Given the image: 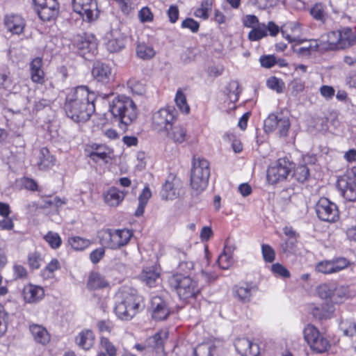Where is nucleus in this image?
Masks as SVG:
<instances>
[{"mask_svg":"<svg viewBox=\"0 0 356 356\" xmlns=\"http://www.w3.org/2000/svg\"><path fill=\"white\" fill-rule=\"evenodd\" d=\"M310 14L317 20H322L324 18L325 13L321 3L315 4L310 10Z\"/></svg>","mask_w":356,"mask_h":356,"instance_id":"62","label":"nucleus"},{"mask_svg":"<svg viewBox=\"0 0 356 356\" xmlns=\"http://www.w3.org/2000/svg\"><path fill=\"white\" fill-rule=\"evenodd\" d=\"M68 243L75 250L81 251L91 245V241L80 236H72L68 238Z\"/></svg>","mask_w":356,"mask_h":356,"instance_id":"43","label":"nucleus"},{"mask_svg":"<svg viewBox=\"0 0 356 356\" xmlns=\"http://www.w3.org/2000/svg\"><path fill=\"white\" fill-rule=\"evenodd\" d=\"M252 286L247 284L245 286H236L234 289V296L241 302H249L252 296Z\"/></svg>","mask_w":356,"mask_h":356,"instance_id":"41","label":"nucleus"},{"mask_svg":"<svg viewBox=\"0 0 356 356\" xmlns=\"http://www.w3.org/2000/svg\"><path fill=\"white\" fill-rule=\"evenodd\" d=\"M23 295L26 302L34 303L44 298V291L40 286L29 284L24 287Z\"/></svg>","mask_w":356,"mask_h":356,"instance_id":"25","label":"nucleus"},{"mask_svg":"<svg viewBox=\"0 0 356 356\" xmlns=\"http://www.w3.org/2000/svg\"><path fill=\"white\" fill-rule=\"evenodd\" d=\"M127 87L133 94L138 95H142L146 91L145 83L136 78H131L128 80Z\"/></svg>","mask_w":356,"mask_h":356,"instance_id":"46","label":"nucleus"},{"mask_svg":"<svg viewBox=\"0 0 356 356\" xmlns=\"http://www.w3.org/2000/svg\"><path fill=\"white\" fill-rule=\"evenodd\" d=\"M349 295V288L346 285L337 286L334 284V302L337 303L341 301V299L348 297Z\"/></svg>","mask_w":356,"mask_h":356,"instance_id":"53","label":"nucleus"},{"mask_svg":"<svg viewBox=\"0 0 356 356\" xmlns=\"http://www.w3.org/2000/svg\"><path fill=\"white\" fill-rule=\"evenodd\" d=\"M42 261V258L38 252H34L29 254L28 264L31 269H38L40 267Z\"/></svg>","mask_w":356,"mask_h":356,"instance_id":"56","label":"nucleus"},{"mask_svg":"<svg viewBox=\"0 0 356 356\" xmlns=\"http://www.w3.org/2000/svg\"><path fill=\"white\" fill-rule=\"evenodd\" d=\"M136 55L143 60H149L152 58L156 51L153 47L145 42H139L136 46Z\"/></svg>","mask_w":356,"mask_h":356,"instance_id":"39","label":"nucleus"},{"mask_svg":"<svg viewBox=\"0 0 356 356\" xmlns=\"http://www.w3.org/2000/svg\"><path fill=\"white\" fill-rule=\"evenodd\" d=\"M267 35L266 24L262 23L252 29L248 33V39L250 41H259L266 37Z\"/></svg>","mask_w":356,"mask_h":356,"instance_id":"48","label":"nucleus"},{"mask_svg":"<svg viewBox=\"0 0 356 356\" xmlns=\"http://www.w3.org/2000/svg\"><path fill=\"white\" fill-rule=\"evenodd\" d=\"M227 95L231 102H236L238 101L239 97V83L236 81H230L227 88Z\"/></svg>","mask_w":356,"mask_h":356,"instance_id":"49","label":"nucleus"},{"mask_svg":"<svg viewBox=\"0 0 356 356\" xmlns=\"http://www.w3.org/2000/svg\"><path fill=\"white\" fill-rule=\"evenodd\" d=\"M96 95L86 86H78L69 92L64 109L68 118L76 122L88 121L95 111Z\"/></svg>","mask_w":356,"mask_h":356,"instance_id":"1","label":"nucleus"},{"mask_svg":"<svg viewBox=\"0 0 356 356\" xmlns=\"http://www.w3.org/2000/svg\"><path fill=\"white\" fill-rule=\"evenodd\" d=\"M320 43L316 40H309L303 43V45L296 49V53L300 56H309L318 51Z\"/></svg>","mask_w":356,"mask_h":356,"instance_id":"35","label":"nucleus"},{"mask_svg":"<svg viewBox=\"0 0 356 356\" xmlns=\"http://www.w3.org/2000/svg\"><path fill=\"white\" fill-rule=\"evenodd\" d=\"M76 42L77 48L80 51L79 53L83 56L88 53L93 54L97 51V44L93 38L90 39L79 36Z\"/></svg>","mask_w":356,"mask_h":356,"instance_id":"31","label":"nucleus"},{"mask_svg":"<svg viewBox=\"0 0 356 356\" xmlns=\"http://www.w3.org/2000/svg\"><path fill=\"white\" fill-rule=\"evenodd\" d=\"M105 254V250L104 248H98L90 254V259L91 262L96 264L104 257Z\"/></svg>","mask_w":356,"mask_h":356,"instance_id":"63","label":"nucleus"},{"mask_svg":"<svg viewBox=\"0 0 356 356\" xmlns=\"http://www.w3.org/2000/svg\"><path fill=\"white\" fill-rule=\"evenodd\" d=\"M309 175V170L307 165H300L298 166L293 172V176L299 182H304L307 179Z\"/></svg>","mask_w":356,"mask_h":356,"instance_id":"55","label":"nucleus"},{"mask_svg":"<svg viewBox=\"0 0 356 356\" xmlns=\"http://www.w3.org/2000/svg\"><path fill=\"white\" fill-rule=\"evenodd\" d=\"M322 43L325 44V48L335 50L341 49L339 47L340 43V33L339 31L329 32L326 35V39L322 40Z\"/></svg>","mask_w":356,"mask_h":356,"instance_id":"37","label":"nucleus"},{"mask_svg":"<svg viewBox=\"0 0 356 356\" xmlns=\"http://www.w3.org/2000/svg\"><path fill=\"white\" fill-rule=\"evenodd\" d=\"M110 111L122 129H126L137 118L138 109L133 99L126 95L115 97L110 104Z\"/></svg>","mask_w":356,"mask_h":356,"instance_id":"3","label":"nucleus"},{"mask_svg":"<svg viewBox=\"0 0 356 356\" xmlns=\"http://www.w3.org/2000/svg\"><path fill=\"white\" fill-rule=\"evenodd\" d=\"M37 165L41 170H47L55 164V158L47 147H42L37 156Z\"/></svg>","mask_w":356,"mask_h":356,"instance_id":"26","label":"nucleus"},{"mask_svg":"<svg viewBox=\"0 0 356 356\" xmlns=\"http://www.w3.org/2000/svg\"><path fill=\"white\" fill-rule=\"evenodd\" d=\"M72 8L75 13L86 22H92L98 17L96 0H72Z\"/></svg>","mask_w":356,"mask_h":356,"instance_id":"11","label":"nucleus"},{"mask_svg":"<svg viewBox=\"0 0 356 356\" xmlns=\"http://www.w3.org/2000/svg\"><path fill=\"white\" fill-rule=\"evenodd\" d=\"M3 25L8 32L19 35L24 33L26 22L21 15L9 13L3 17Z\"/></svg>","mask_w":356,"mask_h":356,"instance_id":"17","label":"nucleus"},{"mask_svg":"<svg viewBox=\"0 0 356 356\" xmlns=\"http://www.w3.org/2000/svg\"><path fill=\"white\" fill-rule=\"evenodd\" d=\"M266 131L277 130L280 136H286L290 127L289 119L282 113L270 114L264 122Z\"/></svg>","mask_w":356,"mask_h":356,"instance_id":"14","label":"nucleus"},{"mask_svg":"<svg viewBox=\"0 0 356 356\" xmlns=\"http://www.w3.org/2000/svg\"><path fill=\"white\" fill-rule=\"evenodd\" d=\"M316 212L323 221L336 222L339 217L337 206L326 197H321L316 205Z\"/></svg>","mask_w":356,"mask_h":356,"instance_id":"13","label":"nucleus"},{"mask_svg":"<svg viewBox=\"0 0 356 356\" xmlns=\"http://www.w3.org/2000/svg\"><path fill=\"white\" fill-rule=\"evenodd\" d=\"M272 272L283 278H288L290 277V272L282 264L276 263L271 266Z\"/></svg>","mask_w":356,"mask_h":356,"instance_id":"58","label":"nucleus"},{"mask_svg":"<svg viewBox=\"0 0 356 356\" xmlns=\"http://www.w3.org/2000/svg\"><path fill=\"white\" fill-rule=\"evenodd\" d=\"M234 346L236 350L242 356H257L259 354V346L248 339H238Z\"/></svg>","mask_w":356,"mask_h":356,"instance_id":"21","label":"nucleus"},{"mask_svg":"<svg viewBox=\"0 0 356 356\" xmlns=\"http://www.w3.org/2000/svg\"><path fill=\"white\" fill-rule=\"evenodd\" d=\"M127 192L113 186L104 193V202L111 207L119 206L124 200Z\"/></svg>","mask_w":356,"mask_h":356,"instance_id":"22","label":"nucleus"},{"mask_svg":"<svg viewBox=\"0 0 356 356\" xmlns=\"http://www.w3.org/2000/svg\"><path fill=\"white\" fill-rule=\"evenodd\" d=\"M44 241L49 244L52 249H58L62 243L60 235L54 232L49 231L44 236Z\"/></svg>","mask_w":356,"mask_h":356,"instance_id":"50","label":"nucleus"},{"mask_svg":"<svg viewBox=\"0 0 356 356\" xmlns=\"http://www.w3.org/2000/svg\"><path fill=\"white\" fill-rule=\"evenodd\" d=\"M138 17L141 22H150L153 20L154 15L148 7H143L138 13Z\"/></svg>","mask_w":356,"mask_h":356,"instance_id":"61","label":"nucleus"},{"mask_svg":"<svg viewBox=\"0 0 356 356\" xmlns=\"http://www.w3.org/2000/svg\"><path fill=\"white\" fill-rule=\"evenodd\" d=\"M125 46L124 37L118 30L111 31V38L106 43V48L110 52H117Z\"/></svg>","mask_w":356,"mask_h":356,"instance_id":"30","label":"nucleus"},{"mask_svg":"<svg viewBox=\"0 0 356 356\" xmlns=\"http://www.w3.org/2000/svg\"><path fill=\"white\" fill-rule=\"evenodd\" d=\"M101 350L98 356H116L117 350L106 337H102L100 341Z\"/></svg>","mask_w":356,"mask_h":356,"instance_id":"45","label":"nucleus"},{"mask_svg":"<svg viewBox=\"0 0 356 356\" xmlns=\"http://www.w3.org/2000/svg\"><path fill=\"white\" fill-rule=\"evenodd\" d=\"M334 283H324L318 286L317 293L321 298L334 302Z\"/></svg>","mask_w":356,"mask_h":356,"instance_id":"42","label":"nucleus"},{"mask_svg":"<svg viewBox=\"0 0 356 356\" xmlns=\"http://www.w3.org/2000/svg\"><path fill=\"white\" fill-rule=\"evenodd\" d=\"M181 188V180L174 174H169L160 192V195L163 200H174L180 194Z\"/></svg>","mask_w":356,"mask_h":356,"instance_id":"15","label":"nucleus"},{"mask_svg":"<svg viewBox=\"0 0 356 356\" xmlns=\"http://www.w3.org/2000/svg\"><path fill=\"white\" fill-rule=\"evenodd\" d=\"M170 284L183 300L195 298L201 290L197 282L189 276L175 275L170 279Z\"/></svg>","mask_w":356,"mask_h":356,"instance_id":"6","label":"nucleus"},{"mask_svg":"<svg viewBox=\"0 0 356 356\" xmlns=\"http://www.w3.org/2000/svg\"><path fill=\"white\" fill-rule=\"evenodd\" d=\"M37 13L43 21L54 19L58 13V3L56 0H33Z\"/></svg>","mask_w":356,"mask_h":356,"instance_id":"16","label":"nucleus"},{"mask_svg":"<svg viewBox=\"0 0 356 356\" xmlns=\"http://www.w3.org/2000/svg\"><path fill=\"white\" fill-rule=\"evenodd\" d=\"M95 340L94 332L88 329L81 330L75 338L76 344L85 350H88L93 346Z\"/></svg>","mask_w":356,"mask_h":356,"instance_id":"24","label":"nucleus"},{"mask_svg":"<svg viewBox=\"0 0 356 356\" xmlns=\"http://www.w3.org/2000/svg\"><path fill=\"white\" fill-rule=\"evenodd\" d=\"M91 149L88 156L93 161H102L107 163L111 159L113 151L108 147L104 145L93 144L91 145Z\"/></svg>","mask_w":356,"mask_h":356,"instance_id":"20","label":"nucleus"},{"mask_svg":"<svg viewBox=\"0 0 356 356\" xmlns=\"http://www.w3.org/2000/svg\"><path fill=\"white\" fill-rule=\"evenodd\" d=\"M152 315L156 321H163L170 312L165 301L159 296H154L151 300Z\"/></svg>","mask_w":356,"mask_h":356,"instance_id":"19","label":"nucleus"},{"mask_svg":"<svg viewBox=\"0 0 356 356\" xmlns=\"http://www.w3.org/2000/svg\"><path fill=\"white\" fill-rule=\"evenodd\" d=\"M304 338L311 349L317 353H322L330 348V341L324 337L314 325L308 324L304 329Z\"/></svg>","mask_w":356,"mask_h":356,"instance_id":"7","label":"nucleus"},{"mask_svg":"<svg viewBox=\"0 0 356 356\" xmlns=\"http://www.w3.org/2000/svg\"><path fill=\"white\" fill-rule=\"evenodd\" d=\"M175 101L181 112L188 114L190 111V107L187 103L186 95L181 90L177 91Z\"/></svg>","mask_w":356,"mask_h":356,"instance_id":"51","label":"nucleus"},{"mask_svg":"<svg viewBox=\"0 0 356 356\" xmlns=\"http://www.w3.org/2000/svg\"><path fill=\"white\" fill-rule=\"evenodd\" d=\"M132 236L128 229H107L99 232V241L107 248L117 250L127 245Z\"/></svg>","mask_w":356,"mask_h":356,"instance_id":"5","label":"nucleus"},{"mask_svg":"<svg viewBox=\"0 0 356 356\" xmlns=\"http://www.w3.org/2000/svg\"><path fill=\"white\" fill-rule=\"evenodd\" d=\"M175 120V111L172 106L162 108L153 113L152 124L154 129L157 131L168 130Z\"/></svg>","mask_w":356,"mask_h":356,"instance_id":"10","label":"nucleus"},{"mask_svg":"<svg viewBox=\"0 0 356 356\" xmlns=\"http://www.w3.org/2000/svg\"><path fill=\"white\" fill-rule=\"evenodd\" d=\"M13 315L9 314L3 307L0 306V338L6 335L8 325L12 322Z\"/></svg>","mask_w":356,"mask_h":356,"instance_id":"40","label":"nucleus"},{"mask_svg":"<svg viewBox=\"0 0 356 356\" xmlns=\"http://www.w3.org/2000/svg\"><path fill=\"white\" fill-rule=\"evenodd\" d=\"M266 85L270 89L276 91L277 93L282 92L285 88L284 81L281 79L275 76L268 78L266 81Z\"/></svg>","mask_w":356,"mask_h":356,"instance_id":"54","label":"nucleus"},{"mask_svg":"<svg viewBox=\"0 0 356 356\" xmlns=\"http://www.w3.org/2000/svg\"><path fill=\"white\" fill-rule=\"evenodd\" d=\"M114 312L121 320L129 321L144 307L143 298L138 291L129 286H122L114 297Z\"/></svg>","mask_w":356,"mask_h":356,"instance_id":"2","label":"nucleus"},{"mask_svg":"<svg viewBox=\"0 0 356 356\" xmlns=\"http://www.w3.org/2000/svg\"><path fill=\"white\" fill-rule=\"evenodd\" d=\"M212 9V2L210 0H204L202 1L200 8H197L194 12L196 17L202 19H207L209 16V12Z\"/></svg>","mask_w":356,"mask_h":356,"instance_id":"47","label":"nucleus"},{"mask_svg":"<svg viewBox=\"0 0 356 356\" xmlns=\"http://www.w3.org/2000/svg\"><path fill=\"white\" fill-rule=\"evenodd\" d=\"M108 286L105 277L97 272H92L88 277L87 287L90 290H97L106 288Z\"/></svg>","mask_w":356,"mask_h":356,"instance_id":"32","label":"nucleus"},{"mask_svg":"<svg viewBox=\"0 0 356 356\" xmlns=\"http://www.w3.org/2000/svg\"><path fill=\"white\" fill-rule=\"evenodd\" d=\"M337 188L343 197L350 202L356 200V174L348 171L341 176L337 181Z\"/></svg>","mask_w":356,"mask_h":356,"instance_id":"12","label":"nucleus"},{"mask_svg":"<svg viewBox=\"0 0 356 356\" xmlns=\"http://www.w3.org/2000/svg\"><path fill=\"white\" fill-rule=\"evenodd\" d=\"M293 164L286 159H280L267 170V180L271 184H275L285 180L290 174Z\"/></svg>","mask_w":356,"mask_h":356,"instance_id":"9","label":"nucleus"},{"mask_svg":"<svg viewBox=\"0 0 356 356\" xmlns=\"http://www.w3.org/2000/svg\"><path fill=\"white\" fill-rule=\"evenodd\" d=\"M168 337V331L167 330H161L156 332L152 338L149 339V343L155 348L163 350V345L165 341Z\"/></svg>","mask_w":356,"mask_h":356,"instance_id":"44","label":"nucleus"},{"mask_svg":"<svg viewBox=\"0 0 356 356\" xmlns=\"http://www.w3.org/2000/svg\"><path fill=\"white\" fill-rule=\"evenodd\" d=\"M165 131L167 137L176 144H181L187 139L186 129L182 125H172Z\"/></svg>","mask_w":356,"mask_h":356,"instance_id":"28","label":"nucleus"},{"mask_svg":"<svg viewBox=\"0 0 356 356\" xmlns=\"http://www.w3.org/2000/svg\"><path fill=\"white\" fill-rule=\"evenodd\" d=\"M151 197L152 192L149 186L145 187L138 197V205L135 211V216L136 217L143 216L145 211V208Z\"/></svg>","mask_w":356,"mask_h":356,"instance_id":"38","label":"nucleus"},{"mask_svg":"<svg viewBox=\"0 0 356 356\" xmlns=\"http://www.w3.org/2000/svg\"><path fill=\"white\" fill-rule=\"evenodd\" d=\"M261 253L266 262L272 263L275 259V250L269 245L263 244L261 245Z\"/></svg>","mask_w":356,"mask_h":356,"instance_id":"57","label":"nucleus"},{"mask_svg":"<svg viewBox=\"0 0 356 356\" xmlns=\"http://www.w3.org/2000/svg\"><path fill=\"white\" fill-rule=\"evenodd\" d=\"M159 278V273L154 267H147L143 269L141 274L142 280L149 287L155 285L156 280Z\"/></svg>","mask_w":356,"mask_h":356,"instance_id":"36","label":"nucleus"},{"mask_svg":"<svg viewBox=\"0 0 356 356\" xmlns=\"http://www.w3.org/2000/svg\"><path fill=\"white\" fill-rule=\"evenodd\" d=\"M210 176V166L207 160L200 157H195L191 174V186L197 194L207 187Z\"/></svg>","mask_w":356,"mask_h":356,"instance_id":"4","label":"nucleus"},{"mask_svg":"<svg viewBox=\"0 0 356 356\" xmlns=\"http://www.w3.org/2000/svg\"><path fill=\"white\" fill-rule=\"evenodd\" d=\"M29 331L35 343L45 346L50 341V334L46 327L42 325L31 323L29 325Z\"/></svg>","mask_w":356,"mask_h":356,"instance_id":"23","label":"nucleus"},{"mask_svg":"<svg viewBox=\"0 0 356 356\" xmlns=\"http://www.w3.org/2000/svg\"><path fill=\"white\" fill-rule=\"evenodd\" d=\"M92 75L97 82L104 85L110 83L114 80L115 76L109 65L99 62L93 65Z\"/></svg>","mask_w":356,"mask_h":356,"instance_id":"18","label":"nucleus"},{"mask_svg":"<svg viewBox=\"0 0 356 356\" xmlns=\"http://www.w3.org/2000/svg\"><path fill=\"white\" fill-rule=\"evenodd\" d=\"M281 31L283 37L289 42H296L302 31L301 24L298 22H289L284 26Z\"/></svg>","mask_w":356,"mask_h":356,"instance_id":"29","label":"nucleus"},{"mask_svg":"<svg viewBox=\"0 0 356 356\" xmlns=\"http://www.w3.org/2000/svg\"><path fill=\"white\" fill-rule=\"evenodd\" d=\"M353 264L354 263L344 257H336L332 259H325L318 262L315 266V270L324 275H331L339 273Z\"/></svg>","mask_w":356,"mask_h":356,"instance_id":"8","label":"nucleus"},{"mask_svg":"<svg viewBox=\"0 0 356 356\" xmlns=\"http://www.w3.org/2000/svg\"><path fill=\"white\" fill-rule=\"evenodd\" d=\"M339 327L346 336L353 337L356 335V323L351 319L342 320Z\"/></svg>","mask_w":356,"mask_h":356,"instance_id":"52","label":"nucleus"},{"mask_svg":"<svg viewBox=\"0 0 356 356\" xmlns=\"http://www.w3.org/2000/svg\"><path fill=\"white\" fill-rule=\"evenodd\" d=\"M341 49H346L356 43V34L350 28H344L339 31Z\"/></svg>","mask_w":356,"mask_h":356,"instance_id":"33","label":"nucleus"},{"mask_svg":"<svg viewBox=\"0 0 356 356\" xmlns=\"http://www.w3.org/2000/svg\"><path fill=\"white\" fill-rule=\"evenodd\" d=\"M297 240L296 238H289L282 245L281 248L284 253H291L294 250Z\"/></svg>","mask_w":356,"mask_h":356,"instance_id":"64","label":"nucleus"},{"mask_svg":"<svg viewBox=\"0 0 356 356\" xmlns=\"http://www.w3.org/2000/svg\"><path fill=\"white\" fill-rule=\"evenodd\" d=\"M232 249L227 244L225 245L223 252L218 256L217 262L220 268L223 270L228 269L233 264V257L232 255Z\"/></svg>","mask_w":356,"mask_h":356,"instance_id":"34","label":"nucleus"},{"mask_svg":"<svg viewBox=\"0 0 356 356\" xmlns=\"http://www.w3.org/2000/svg\"><path fill=\"white\" fill-rule=\"evenodd\" d=\"M181 28L188 29L193 33H197L199 31L200 24L193 18L185 19L181 24Z\"/></svg>","mask_w":356,"mask_h":356,"instance_id":"59","label":"nucleus"},{"mask_svg":"<svg viewBox=\"0 0 356 356\" xmlns=\"http://www.w3.org/2000/svg\"><path fill=\"white\" fill-rule=\"evenodd\" d=\"M42 60L37 57L30 63L31 79L33 82L42 84L44 83V72L42 68Z\"/></svg>","mask_w":356,"mask_h":356,"instance_id":"27","label":"nucleus"},{"mask_svg":"<svg viewBox=\"0 0 356 356\" xmlns=\"http://www.w3.org/2000/svg\"><path fill=\"white\" fill-rule=\"evenodd\" d=\"M212 347L208 344H200L194 350V356H213Z\"/></svg>","mask_w":356,"mask_h":356,"instance_id":"60","label":"nucleus"}]
</instances>
